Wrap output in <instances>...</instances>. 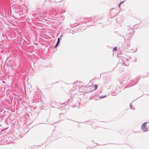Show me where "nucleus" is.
Instances as JSON below:
<instances>
[{"label": "nucleus", "mask_w": 149, "mask_h": 149, "mask_svg": "<svg viewBox=\"0 0 149 149\" xmlns=\"http://www.w3.org/2000/svg\"><path fill=\"white\" fill-rule=\"evenodd\" d=\"M146 123L145 122L143 123L141 126V128L144 132H146L147 131V129L146 127Z\"/></svg>", "instance_id": "f257e3e1"}, {"label": "nucleus", "mask_w": 149, "mask_h": 149, "mask_svg": "<svg viewBox=\"0 0 149 149\" xmlns=\"http://www.w3.org/2000/svg\"><path fill=\"white\" fill-rule=\"evenodd\" d=\"M60 42V38H58V39L57 42V43H56V45L55 46V48H56V47L58 46V45L59 43Z\"/></svg>", "instance_id": "f03ea898"}, {"label": "nucleus", "mask_w": 149, "mask_h": 149, "mask_svg": "<svg viewBox=\"0 0 149 149\" xmlns=\"http://www.w3.org/2000/svg\"><path fill=\"white\" fill-rule=\"evenodd\" d=\"M117 50V47H114L113 49V51L114 52Z\"/></svg>", "instance_id": "7ed1b4c3"}, {"label": "nucleus", "mask_w": 149, "mask_h": 149, "mask_svg": "<svg viewBox=\"0 0 149 149\" xmlns=\"http://www.w3.org/2000/svg\"><path fill=\"white\" fill-rule=\"evenodd\" d=\"M94 86H95V89H94V90H95L97 89V85H96V84Z\"/></svg>", "instance_id": "20e7f679"}, {"label": "nucleus", "mask_w": 149, "mask_h": 149, "mask_svg": "<svg viewBox=\"0 0 149 149\" xmlns=\"http://www.w3.org/2000/svg\"><path fill=\"white\" fill-rule=\"evenodd\" d=\"M106 97V96H101L100 97V98H104Z\"/></svg>", "instance_id": "39448f33"}, {"label": "nucleus", "mask_w": 149, "mask_h": 149, "mask_svg": "<svg viewBox=\"0 0 149 149\" xmlns=\"http://www.w3.org/2000/svg\"><path fill=\"white\" fill-rule=\"evenodd\" d=\"M123 2V1H122V2H120V3H119V5H118V6H119V7H120V5H121V4Z\"/></svg>", "instance_id": "423d86ee"}]
</instances>
